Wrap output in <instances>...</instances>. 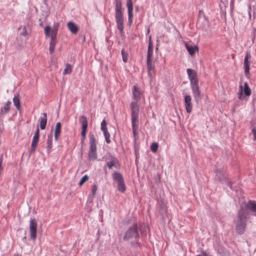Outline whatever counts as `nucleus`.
Listing matches in <instances>:
<instances>
[{
    "label": "nucleus",
    "mask_w": 256,
    "mask_h": 256,
    "mask_svg": "<svg viewBox=\"0 0 256 256\" xmlns=\"http://www.w3.org/2000/svg\"><path fill=\"white\" fill-rule=\"evenodd\" d=\"M248 214V212L241 206L238 212L236 225V231L240 234H243L246 230Z\"/></svg>",
    "instance_id": "nucleus-1"
},
{
    "label": "nucleus",
    "mask_w": 256,
    "mask_h": 256,
    "mask_svg": "<svg viewBox=\"0 0 256 256\" xmlns=\"http://www.w3.org/2000/svg\"><path fill=\"white\" fill-rule=\"evenodd\" d=\"M187 72L190 82V85L193 92L196 101L198 102L201 98L200 92L198 86V80L196 72L190 68L187 69Z\"/></svg>",
    "instance_id": "nucleus-2"
},
{
    "label": "nucleus",
    "mask_w": 256,
    "mask_h": 256,
    "mask_svg": "<svg viewBox=\"0 0 256 256\" xmlns=\"http://www.w3.org/2000/svg\"><path fill=\"white\" fill-rule=\"evenodd\" d=\"M122 6L121 0H115L116 19L117 28L121 34L123 33L124 30V17Z\"/></svg>",
    "instance_id": "nucleus-3"
},
{
    "label": "nucleus",
    "mask_w": 256,
    "mask_h": 256,
    "mask_svg": "<svg viewBox=\"0 0 256 256\" xmlns=\"http://www.w3.org/2000/svg\"><path fill=\"white\" fill-rule=\"evenodd\" d=\"M147 226L140 224H136L130 227L126 232L124 236V240H128L130 238H137L140 236L138 230H140L141 228L146 227Z\"/></svg>",
    "instance_id": "nucleus-4"
},
{
    "label": "nucleus",
    "mask_w": 256,
    "mask_h": 256,
    "mask_svg": "<svg viewBox=\"0 0 256 256\" xmlns=\"http://www.w3.org/2000/svg\"><path fill=\"white\" fill-rule=\"evenodd\" d=\"M90 147L88 152V158L94 160L97 158L96 140L94 136L90 134Z\"/></svg>",
    "instance_id": "nucleus-5"
},
{
    "label": "nucleus",
    "mask_w": 256,
    "mask_h": 256,
    "mask_svg": "<svg viewBox=\"0 0 256 256\" xmlns=\"http://www.w3.org/2000/svg\"><path fill=\"white\" fill-rule=\"evenodd\" d=\"M44 32L46 36H50V46H55L57 43L58 28H54L52 30L50 26H46L44 28Z\"/></svg>",
    "instance_id": "nucleus-6"
},
{
    "label": "nucleus",
    "mask_w": 256,
    "mask_h": 256,
    "mask_svg": "<svg viewBox=\"0 0 256 256\" xmlns=\"http://www.w3.org/2000/svg\"><path fill=\"white\" fill-rule=\"evenodd\" d=\"M113 178L118 184V189L119 191L124 192L126 191V185L122 174L116 172L112 174Z\"/></svg>",
    "instance_id": "nucleus-7"
},
{
    "label": "nucleus",
    "mask_w": 256,
    "mask_h": 256,
    "mask_svg": "<svg viewBox=\"0 0 256 256\" xmlns=\"http://www.w3.org/2000/svg\"><path fill=\"white\" fill-rule=\"evenodd\" d=\"M243 92L246 96H249L252 94L251 90L246 82H244V86L242 84L239 86V92L238 94V97L239 100L244 99Z\"/></svg>",
    "instance_id": "nucleus-8"
},
{
    "label": "nucleus",
    "mask_w": 256,
    "mask_h": 256,
    "mask_svg": "<svg viewBox=\"0 0 256 256\" xmlns=\"http://www.w3.org/2000/svg\"><path fill=\"white\" fill-rule=\"evenodd\" d=\"M130 110L132 112V123L138 122L140 108L136 102H131Z\"/></svg>",
    "instance_id": "nucleus-9"
},
{
    "label": "nucleus",
    "mask_w": 256,
    "mask_h": 256,
    "mask_svg": "<svg viewBox=\"0 0 256 256\" xmlns=\"http://www.w3.org/2000/svg\"><path fill=\"white\" fill-rule=\"evenodd\" d=\"M79 120L82 124L81 136L82 138L81 142H83L86 137L88 123L87 118L84 116H80Z\"/></svg>",
    "instance_id": "nucleus-10"
},
{
    "label": "nucleus",
    "mask_w": 256,
    "mask_h": 256,
    "mask_svg": "<svg viewBox=\"0 0 256 256\" xmlns=\"http://www.w3.org/2000/svg\"><path fill=\"white\" fill-rule=\"evenodd\" d=\"M37 232V222L34 218H32L30 220V234L32 240H35L36 237Z\"/></svg>",
    "instance_id": "nucleus-11"
},
{
    "label": "nucleus",
    "mask_w": 256,
    "mask_h": 256,
    "mask_svg": "<svg viewBox=\"0 0 256 256\" xmlns=\"http://www.w3.org/2000/svg\"><path fill=\"white\" fill-rule=\"evenodd\" d=\"M250 58V53L248 52H246V56L244 59V73L246 75L249 74L250 70V62L248 61V59Z\"/></svg>",
    "instance_id": "nucleus-12"
},
{
    "label": "nucleus",
    "mask_w": 256,
    "mask_h": 256,
    "mask_svg": "<svg viewBox=\"0 0 256 256\" xmlns=\"http://www.w3.org/2000/svg\"><path fill=\"white\" fill-rule=\"evenodd\" d=\"M184 104L186 112L190 113L192 110V108L190 96L186 95L184 96Z\"/></svg>",
    "instance_id": "nucleus-13"
},
{
    "label": "nucleus",
    "mask_w": 256,
    "mask_h": 256,
    "mask_svg": "<svg viewBox=\"0 0 256 256\" xmlns=\"http://www.w3.org/2000/svg\"><path fill=\"white\" fill-rule=\"evenodd\" d=\"M127 7L128 10V22L130 24H131L132 22L133 10V6L132 0H127Z\"/></svg>",
    "instance_id": "nucleus-14"
},
{
    "label": "nucleus",
    "mask_w": 256,
    "mask_h": 256,
    "mask_svg": "<svg viewBox=\"0 0 256 256\" xmlns=\"http://www.w3.org/2000/svg\"><path fill=\"white\" fill-rule=\"evenodd\" d=\"M133 98L135 100L134 102H138L140 100L141 96V92L139 88L136 86H134L132 90Z\"/></svg>",
    "instance_id": "nucleus-15"
},
{
    "label": "nucleus",
    "mask_w": 256,
    "mask_h": 256,
    "mask_svg": "<svg viewBox=\"0 0 256 256\" xmlns=\"http://www.w3.org/2000/svg\"><path fill=\"white\" fill-rule=\"evenodd\" d=\"M185 46L189 54L192 56L196 52L198 51V47L197 46H192L188 45L187 43H186Z\"/></svg>",
    "instance_id": "nucleus-16"
},
{
    "label": "nucleus",
    "mask_w": 256,
    "mask_h": 256,
    "mask_svg": "<svg viewBox=\"0 0 256 256\" xmlns=\"http://www.w3.org/2000/svg\"><path fill=\"white\" fill-rule=\"evenodd\" d=\"M216 176L219 180L220 181L222 182L225 180L226 179V176L223 170H216Z\"/></svg>",
    "instance_id": "nucleus-17"
},
{
    "label": "nucleus",
    "mask_w": 256,
    "mask_h": 256,
    "mask_svg": "<svg viewBox=\"0 0 256 256\" xmlns=\"http://www.w3.org/2000/svg\"><path fill=\"white\" fill-rule=\"evenodd\" d=\"M216 176L219 180L220 181L222 182L225 180L226 179V176L223 170H216Z\"/></svg>",
    "instance_id": "nucleus-18"
},
{
    "label": "nucleus",
    "mask_w": 256,
    "mask_h": 256,
    "mask_svg": "<svg viewBox=\"0 0 256 256\" xmlns=\"http://www.w3.org/2000/svg\"><path fill=\"white\" fill-rule=\"evenodd\" d=\"M153 53V44L150 38L148 42V50L147 52V60H150L152 59V56Z\"/></svg>",
    "instance_id": "nucleus-19"
},
{
    "label": "nucleus",
    "mask_w": 256,
    "mask_h": 256,
    "mask_svg": "<svg viewBox=\"0 0 256 256\" xmlns=\"http://www.w3.org/2000/svg\"><path fill=\"white\" fill-rule=\"evenodd\" d=\"M12 100H13L14 104L15 106L16 107V109L18 110H20L21 106H20L19 94H15L14 97L13 98Z\"/></svg>",
    "instance_id": "nucleus-20"
},
{
    "label": "nucleus",
    "mask_w": 256,
    "mask_h": 256,
    "mask_svg": "<svg viewBox=\"0 0 256 256\" xmlns=\"http://www.w3.org/2000/svg\"><path fill=\"white\" fill-rule=\"evenodd\" d=\"M42 116L40 120V128L41 130L45 129L47 122L46 114L44 112L42 114Z\"/></svg>",
    "instance_id": "nucleus-21"
},
{
    "label": "nucleus",
    "mask_w": 256,
    "mask_h": 256,
    "mask_svg": "<svg viewBox=\"0 0 256 256\" xmlns=\"http://www.w3.org/2000/svg\"><path fill=\"white\" fill-rule=\"evenodd\" d=\"M67 26L69 30L72 34H76L78 32V28L73 22H69L67 24Z\"/></svg>",
    "instance_id": "nucleus-22"
},
{
    "label": "nucleus",
    "mask_w": 256,
    "mask_h": 256,
    "mask_svg": "<svg viewBox=\"0 0 256 256\" xmlns=\"http://www.w3.org/2000/svg\"><path fill=\"white\" fill-rule=\"evenodd\" d=\"M98 189L97 185L95 184H93L92 186L91 192L89 195V200L90 202H92L93 198L96 194V192Z\"/></svg>",
    "instance_id": "nucleus-23"
},
{
    "label": "nucleus",
    "mask_w": 256,
    "mask_h": 256,
    "mask_svg": "<svg viewBox=\"0 0 256 256\" xmlns=\"http://www.w3.org/2000/svg\"><path fill=\"white\" fill-rule=\"evenodd\" d=\"M61 132V123L60 122H58L56 124L55 130H54V139L56 140H57L58 139V136L60 135Z\"/></svg>",
    "instance_id": "nucleus-24"
},
{
    "label": "nucleus",
    "mask_w": 256,
    "mask_h": 256,
    "mask_svg": "<svg viewBox=\"0 0 256 256\" xmlns=\"http://www.w3.org/2000/svg\"><path fill=\"white\" fill-rule=\"evenodd\" d=\"M10 104L11 102L10 101H8L5 104L4 108L0 110V114H6L9 112Z\"/></svg>",
    "instance_id": "nucleus-25"
},
{
    "label": "nucleus",
    "mask_w": 256,
    "mask_h": 256,
    "mask_svg": "<svg viewBox=\"0 0 256 256\" xmlns=\"http://www.w3.org/2000/svg\"><path fill=\"white\" fill-rule=\"evenodd\" d=\"M246 206L248 208L250 209L252 211L256 213V201H249L247 204Z\"/></svg>",
    "instance_id": "nucleus-26"
},
{
    "label": "nucleus",
    "mask_w": 256,
    "mask_h": 256,
    "mask_svg": "<svg viewBox=\"0 0 256 256\" xmlns=\"http://www.w3.org/2000/svg\"><path fill=\"white\" fill-rule=\"evenodd\" d=\"M39 138L36 136L33 137L32 142L31 144V152H34L37 146V144L38 142Z\"/></svg>",
    "instance_id": "nucleus-27"
},
{
    "label": "nucleus",
    "mask_w": 256,
    "mask_h": 256,
    "mask_svg": "<svg viewBox=\"0 0 256 256\" xmlns=\"http://www.w3.org/2000/svg\"><path fill=\"white\" fill-rule=\"evenodd\" d=\"M52 135L51 134L50 135L48 136V140H47V148L48 151H50L51 148H52Z\"/></svg>",
    "instance_id": "nucleus-28"
},
{
    "label": "nucleus",
    "mask_w": 256,
    "mask_h": 256,
    "mask_svg": "<svg viewBox=\"0 0 256 256\" xmlns=\"http://www.w3.org/2000/svg\"><path fill=\"white\" fill-rule=\"evenodd\" d=\"M72 66L71 64H67L66 65V67L64 70L63 74H70L72 72Z\"/></svg>",
    "instance_id": "nucleus-29"
},
{
    "label": "nucleus",
    "mask_w": 256,
    "mask_h": 256,
    "mask_svg": "<svg viewBox=\"0 0 256 256\" xmlns=\"http://www.w3.org/2000/svg\"><path fill=\"white\" fill-rule=\"evenodd\" d=\"M117 160L114 158H112L110 162H106V165L110 169H111L113 166L116 164Z\"/></svg>",
    "instance_id": "nucleus-30"
},
{
    "label": "nucleus",
    "mask_w": 256,
    "mask_h": 256,
    "mask_svg": "<svg viewBox=\"0 0 256 256\" xmlns=\"http://www.w3.org/2000/svg\"><path fill=\"white\" fill-rule=\"evenodd\" d=\"M136 122H134L132 123V132L134 134V140L136 141L137 139L138 132H136Z\"/></svg>",
    "instance_id": "nucleus-31"
},
{
    "label": "nucleus",
    "mask_w": 256,
    "mask_h": 256,
    "mask_svg": "<svg viewBox=\"0 0 256 256\" xmlns=\"http://www.w3.org/2000/svg\"><path fill=\"white\" fill-rule=\"evenodd\" d=\"M146 65L148 74H150V71L154 69V66L152 65V60H146Z\"/></svg>",
    "instance_id": "nucleus-32"
},
{
    "label": "nucleus",
    "mask_w": 256,
    "mask_h": 256,
    "mask_svg": "<svg viewBox=\"0 0 256 256\" xmlns=\"http://www.w3.org/2000/svg\"><path fill=\"white\" fill-rule=\"evenodd\" d=\"M158 144L157 142H152L150 146V150L153 152H156L158 148Z\"/></svg>",
    "instance_id": "nucleus-33"
},
{
    "label": "nucleus",
    "mask_w": 256,
    "mask_h": 256,
    "mask_svg": "<svg viewBox=\"0 0 256 256\" xmlns=\"http://www.w3.org/2000/svg\"><path fill=\"white\" fill-rule=\"evenodd\" d=\"M122 55L123 61L124 62H126L128 61V54L124 50H122Z\"/></svg>",
    "instance_id": "nucleus-34"
},
{
    "label": "nucleus",
    "mask_w": 256,
    "mask_h": 256,
    "mask_svg": "<svg viewBox=\"0 0 256 256\" xmlns=\"http://www.w3.org/2000/svg\"><path fill=\"white\" fill-rule=\"evenodd\" d=\"M104 134L106 140L108 144L110 143V134L108 130L104 132Z\"/></svg>",
    "instance_id": "nucleus-35"
},
{
    "label": "nucleus",
    "mask_w": 256,
    "mask_h": 256,
    "mask_svg": "<svg viewBox=\"0 0 256 256\" xmlns=\"http://www.w3.org/2000/svg\"><path fill=\"white\" fill-rule=\"evenodd\" d=\"M101 130L104 132L108 130L106 127V123L104 120L101 123Z\"/></svg>",
    "instance_id": "nucleus-36"
},
{
    "label": "nucleus",
    "mask_w": 256,
    "mask_h": 256,
    "mask_svg": "<svg viewBox=\"0 0 256 256\" xmlns=\"http://www.w3.org/2000/svg\"><path fill=\"white\" fill-rule=\"evenodd\" d=\"M88 180V176L87 175L84 176L79 182V186H82L85 182Z\"/></svg>",
    "instance_id": "nucleus-37"
},
{
    "label": "nucleus",
    "mask_w": 256,
    "mask_h": 256,
    "mask_svg": "<svg viewBox=\"0 0 256 256\" xmlns=\"http://www.w3.org/2000/svg\"><path fill=\"white\" fill-rule=\"evenodd\" d=\"M251 133L253 135V140H256V127H254L252 128Z\"/></svg>",
    "instance_id": "nucleus-38"
},
{
    "label": "nucleus",
    "mask_w": 256,
    "mask_h": 256,
    "mask_svg": "<svg viewBox=\"0 0 256 256\" xmlns=\"http://www.w3.org/2000/svg\"><path fill=\"white\" fill-rule=\"evenodd\" d=\"M20 35L23 36H26L28 35V32L25 26H24L22 28V31L20 34Z\"/></svg>",
    "instance_id": "nucleus-39"
},
{
    "label": "nucleus",
    "mask_w": 256,
    "mask_h": 256,
    "mask_svg": "<svg viewBox=\"0 0 256 256\" xmlns=\"http://www.w3.org/2000/svg\"><path fill=\"white\" fill-rule=\"evenodd\" d=\"M2 158H3V156L2 154L0 156V172L2 171Z\"/></svg>",
    "instance_id": "nucleus-40"
},
{
    "label": "nucleus",
    "mask_w": 256,
    "mask_h": 256,
    "mask_svg": "<svg viewBox=\"0 0 256 256\" xmlns=\"http://www.w3.org/2000/svg\"><path fill=\"white\" fill-rule=\"evenodd\" d=\"M39 132H40V130H39L38 127V128L36 129V130L35 132V133H34V136H36V137L39 138Z\"/></svg>",
    "instance_id": "nucleus-41"
},
{
    "label": "nucleus",
    "mask_w": 256,
    "mask_h": 256,
    "mask_svg": "<svg viewBox=\"0 0 256 256\" xmlns=\"http://www.w3.org/2000/svg\"><path fill=\"white\" fill-rule=\"evenodd\" d=\"M55 46H50V52L52 54L54 50Z\"/></svg>",
    "instance_id": "nucleus-42"
},
{
    "label": "nucleus",
    "mask_w": 256,
    "mask_h": 256,
    "mask_svg": "<svg viewBox=\"0 0 256 256\" xmlns=\"http://www.w3.org/2000/svg\"><path fill=\"white\" fill-rule=\"evenodd\" d=\"M228 185L232 188V183L230 182H228Z\"/></svg>",
    "instance_id": "nucleus-43"
},
{
    "label": "nucleus",
    "mask_w": 256,
    "mask_h": 256,
    "mask_svg": "<svg viewBox=\"0 0 256 256\" xmlns=\"http://www.w3.org/2000/svg\"><path fill=\"white\" fill-rule=\"evenodd\" d=\"M136 10H138V8H136Z\"/></svg>",
    "instance_id": "nucleus-44"
}]
</instances>
